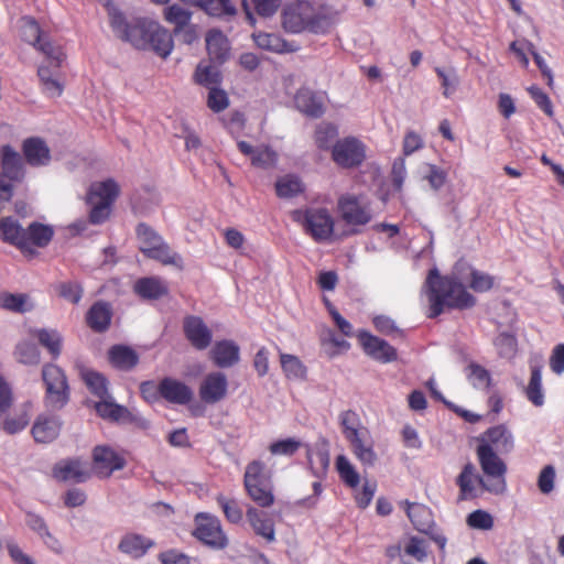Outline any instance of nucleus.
<instances>
[{
	"label": "nucleus",
	"instance_id": "obj_1",
	"mask_svg": "<svg viewBox=\"0 0 564 564\" xmlns=\"http://www.w3.org/2000/svg\"><path fill=\"white\" fill-rule=\"evenodd\" d=\"M115 34L139 50H152L159 56L166 58L174 46L171 33L158 22L142 18L127 20L112 0H105Z\"/></svg>",
	"mask_w": 564,
	"mask_h": 564
},
{
	"label": "nucleus",
	"instance_id": "obj_2",
	"mask_svg": "<svg viewBox=\"0 0 564 564\" xmlns=\"http://www.w3.org/2000/svg\"><path fill=\"white\" fill-rule=\"evenodd\" d=\"M424 292L430 303L427 314L430 318L441 315L445 307L464 310L476 303V299L467 292L457 276H443L436 268L430 270L424 283Z\"/></svg>",
	"mask_w": 564,
	"mask_h": 564
},
{
	"label": "nucleus",
	"instance_id": "obj_3",
	"mask_svg": "<svg viewBox=\"0 0 564 564\" xmlns=\"http://www.w3.org/2000/svg\"><path fill=\"white\" fill-rule=\"evenodd\" d=\"M140 251L149 259L156 260L165 265L183 269L181 254L173 251L162 236L145 223H140L135 229Z\"/></svg>",
	"mask_w": 564,
	"mask_h": 564
},
{
	"label": "nucleus",
	"instance_id": "obj_4",
	"mask_svg": "<svg viewBox=\"0 0 564 564\" xmlns=\"http://www.w3.org/2000/svg\"><path fill=\"white\" fill-rule=\"evenodd\" d=\"M477 455L480 467L487 476V480L482 476H477V482L490 494H505L507 490V465L505 462L498 456L490 444H479Z\"/></svg>",
	"mask_w": 564,
	"mask_h": 564
},
{
	"label": "nucleus",
	"instance_id": "obj_5",
	"mask_svg": "<svg viewBox=\"0 0 564 564\" xmlns=\"http://www.w3.org/2000/svg\"><path fill=\"white\" fill-rule=\"evenodd\" d=\"M119 195V185L112 178L94 183L88 193V203L91 205L89 220L91 224H102L110 215L111 205Z\"/></svg>",
	"mask_w": 564,
	"mask_h": 564
},
{
	"label": "nucleus",
	"instance_id": "obj_6",
	"mask_svg": "<svg viewBox=\"0 0 564 564\" xmlns=\"http://www.w3.org/2000/svg\"><path fill=\"white\" fill-rule=\"evenodd\" d=\"M308 469L317 480L312 484L313 495L300 499L296 505L305 508H315L318 498L323 492L322 479L327 475L330 458L329 452L325 446L312 448L307 446L306 451Z\"/></svg>",
	"mask_w": 564,
	"mask_h": 564
},
{
	"label": "nucleus",
	"instance_id": "obj_7",
	"mask_svg": "<svg viewBox=\"0 0 564 564\" xmlns=\"http://www.w3.org/2000/svg\"><path fill=\"white\" fill-rule=\"evenodd\" d=\"M313 23H315L314 4L307 0H296L288 3L281 11V25L288 33H313Z\"/></svg>",
	"mask_w": 564,
	"mask_h": 564
},
{
	"label": "nucleus",
	"instance_id": "obj_8",
	"mask_svg": "<svg viewBox=\"0 0 564 564\" xmlns=\"http://www.w3.org/2000/svg\"><path fill=\"white\" fill-rule=\"evenodd\" d=\"M293 219L317 242L329 239L334 231V219L326 208L295 210Z\"/></svg>",
	"mask_w": 564,
	"mask_h": 564
},
{
	"label": "nucleus",
	"instance_id": "obj_9",
	"mask_svg": "<svg viewBox=\"0 0 564 564\" xmlns=\"http://www.w3.org/2000/svg\"><path fill=\"white\" fill-rule=\"evenodd\" d=\"M264 464L253 460L246 467L243 484L249 497L260 507H270L274 497L269 481L264 477Z\"/></svg>",
	"mask_w": 564,
	"mask_h": 564
},
{
	"label": "nucleus",
	"instance_id": "obj_10",
	"mask_svg": "<svg viewBox=\"0 0 564 564\" xmlns=\"http://www.w3.org/2000/svg\"><path fill=\"white\" fill-rule=\"evenodd\" d=\"M332 159L341 169L358 167L366 160V145L355 137L336 140Z\"/></svg>",
	"mask_w": 564,
	"mask_h": 564
},
{
	"label": "nucleus",
	"instance_id": "obj_11",
	"mask_svg": "<svg viewBox=\"0 0 564 564\" xmlns=\"http://www.w3.org/2000/svg\"><path fill=\"white\" fill-rule=\"evenodd\" d=\"M195 522L194 536L205 545L213 550H224L228 545V539L216 517L199 513Z\"/></svg>",
	"mask_w": 564,
	"mask_h": 564
},
{
	"label": "nucleus",
	"instance_id": "obj_12",
	"mask_svg": "<svg viewBox=\"0 0 564 564\" xmlns=\"http://www.w3.org/2000/svg\"><path fill=\"white\" fill-rule=\"evenodd\" d=\"M163 15L167 23L174 25V34L182 35L184 43L191 44L197 39L196 26L191 23L192 11L178 4H172L164 8Z\"/></svg>",
	"mask_w": 564,
	"mask_h": 564
},
{
	"label": "nucleus",
	"instance_id": "obj_13",
	"mask_svg": "<svg viewBox=\"0 0 564 564\" xmlns=\"http://www.w3.org/2000/svg\"><path fill=\"white\" fill-rule=\"evenodd\" d=\"M338 209L347 225L364 226L372 218L369 206L356 195L346 194L340 196L338 198Z\"/></svg>",
	"mask_w": 564,
	"mask_h": 564
},
{
	"label": "nucleus",
	"instance_id": "obj_14",
	"mask_svg": "<svg viewBox=\"0 0 564 564\" xmlns=\"http://www.w3.org/2000/svg\"><path fill=\"white\" fill-rule=\"evenodd\" d=\"M228 392V379L221 371H213L205 376L198 389L199 398L206 404H216L224 400Z\"/></svg>",
	"mask_w": 564,
	"mask_h": 564
},
{
	"label": "nucleus",
	"instance_id": "obj_15",
	"mask_svg": "<svg viewBox=\"0 0 564 564\" xmlns=\"http://www.w3.org/2000/svg\"><path fill=\"white\" fill-rule=\"evenodd\" d=\"M94 468L101 478H108L116 470L124 467L126 460L113 448L99 445L93 452Z\"/></svg>",
	"mask_w": 564,
	"mask_h": 564
},
{
	"label": "nucleus",
	"instance_id": "obj_16",
	"mask_svg": "<svg viewBox=\"0 0 564 564\" xmlns=\"http://www.w3.org/2000/svg\"><path fill=\"white\" fill-rule=\"evenodd\" d=\"M0 167L11 182H21L25 177V166L21 154L10 144L0 148Z\"/></svg>",
	"mask_w": 564,
	"mask_h": 564
},
{
	"label": "nucleus",
	"instance_id": "obj_17",
	"mask_svg": "<svg viewBox=\"0 0 564 564\" xmlns=\"http://www.w3.org/2000/svg\"><path fill=\"white\" fill-rule=\"evenodd\" d=\"M159 394L170 403L185 405L192 401L194 392L186 383L165 377L159 383Z\"/></svg>",
	"mask_w": 564,
	"mask_h": 564
},
{
	"label": "nucleus",
	"instance_id": "obj_18",
	"mask_svg": "<svg viewBox=\"0 0 564 564\" xmlns=\"http://www.w3.org/2000/svg\"><path fill=\"white\" fill-rule=\"evenodd\" d=\"M359 340L367 355L383 364L397 359V350L386 340L362 330Z\"/></svg>",
	"mask_w": 564,
	"mask_h": 564
},
{
	"label": "nucleus",
	"instance_id": "obj_19",
	"mask_svg": "<svg viewBox=\"0 0 564 564\" xmlns=\"http://www.w3.org/2000/svg\"><path fill=\"white\" fill-rule=\"evenodd\" d=\"M183 328L185 337L194 348L198 350H204L210 345L213 334L200 317H185Z\"/></svg>",
	"mask_w": 564,
	"mask_h": 564
},
{
	"label": "nucleus",
	"instance_id": "obj_20",
	"mask_svg": "<svg viewBox=\"0 0 564 564\" xmlns=\"http://www.w3.org/2000/svg\"><path fill=\"white\" fill-rule=\"evenodd\" d=\"M53 476L59 481L84 482L90 478V473L80 459H64L53 468Z\"/></svg>",
	"mask_w": 564,
	"mask_h": 564
},
{
	"label": "nucleus",
	"instance_id": "obj_21",
	"mask_svg": "<svg viewBox=\"0 0 564 564\" xmlns=\"http://www.w3.org/2000/svg\"><path fill=\"white\" fill-rule=\"evenodd\" d=\"M347 441L354 455L364 466L371 467L376 464L378 456L375 452V443L369 430L361 431L347 438Z\"/></svg>",
	"mask_w": 564,
	"mask_h": 564
},
{
	"label": "nucleus",
	"instance_id": "obj_22",
	"mask_svg": "<svg viewBox=\"0 0 564 564\" xmlns=\"http://www.w3.org/2000/svg\"><path fill=\"white\" fill-rule=\"evenodd\" d=\"M22 152L25 162L33 167L46 166L51 162V150L39 137L25 139L22 143Z\"/></svg>",
	"mask_w": 564,
	"mask_h": 564
},
{
	"label": "nucleus",
	"instance_id": "obj_23",
	"mask_svg": "<svg viewBox=\"0 0 564 564\" xmlns=\"http://www.w3.org/2000/svg\"><path fill=\"white\" fill-rule=\"evenodd\" d=\"M344 8H338L329 2L319 3L317 7L314 6V22L313 34H325L333 25H335Z\"/></svg>",
	"mask_w": 564,
	"mask_h": 564
},
{
	"label": "nucleus",
	"instance_id": "obj_24",
	"mask_svg": "<svg viewBox=\"0 0 564 564\" xmlns=\"http://www.w3.org/2000/svg\"><path fill=\"white\" fill-rule=\"evenodd\" d=\"M154 545L152 539L140 533L129 532L120 539L118 550L132 558H141Z\"/></svg>",
	"mask_w": 564,
	"mask_h": 564
},
{
	"label": "nucleus",
	"instance_id": "obj_25",
	"mask_svg": "<svg viewBox=\"0 0 564 564\" xmlns=\"http://www.w3.org/2000/svg\"><path fill=\"white\" fill-rule=\"evenodd\" d=\"M62 421L57 415H39L32 427V434L37 443H51L61 432Z\"/></svg>",
	"mask_w": 564,
	"mask_h": 564
},
{
	"label": "nucleus",
	"instance_id": "obj_26",
	"mask_svg": "<svg viewBox=\"0 0 564 564\" xmlns=\"http://www.w3.org/2000/svg\"><path fill=\"white\" fill-rule=\"evenodd\" d=\"M214 364L219 368H229L240 359L239 346L232 340L217 341L210 350Z\"/></svg>",
	"mask_w": 564,
	"mask_h": 564
},
{
	"label": "nucleus",
	"instance_id": "obj_27",
	"mask_svg": "<svg viewBox=\"0 0 564 564\" xmlns=\"http://www.w3.org/2000/svg\"><path fill=\"white\" fill-rule=\"evenodd\" d=\"M253 40L258 47L276 54L293 53L299 50L294 41L289 42L276 33L253 34Z\"/></svg>",
	"mask_w": 564,
	"mask_h": 564
},
{
	"label": "nucleus",
	"instance_id": "obj_28",
	"mask_svg": "<svg viewBox=\"0 0 564 564\" xmlns=\"http://www.w3.org/2000/svg\"><path fill=\"white\" fill-rule=\"evenodd\" d=\"M208 56L215 64L225 63L230 55L228 39L219 30H210L206 35Z\"/></svg>",
	"mask_w": 564,
	"mask_h": 564
},
{
	"label": "nucleus",
	"instance_id": "obj_29",
	"mask_svg": "<svg viewBox=\"0 0 564 564\" xmlns=\"http://www.w3.org/2000/svg\"><path fill=\"white\" fill-rule=\"evenodd\" d=\"M111 317L110 304L105 301H97L87 312L86 321L94 332L102 333L109 328Z\"/></svg>",
	"mask_w": 564,
	"mask_h": 564
},
{
	"label": "nucleus",
	"instance_id": "obj_30",
	"mask_svg": "<svg viewBox=\"0 0 564 564\" xmlns=\"http://www.w3.org/2000/svg\"><path fill=\"white\" fill-rule=\"evenodd\" d=\"M487 443L495 452L501 454L510 453L514 447V440L511 431L503 424L492 426L486 431Z\"/></svg>",
	"mask_w": 564,
	"mask_h": 564
},
{
	"label": "nucleus",
	"instance_id": "obj_31",
	"mask_svg": "<svg viewBox=\"0 0 564 564\" xmlns=\"http://www.w3.org/2000/svg\"><path fill=\"white\" fill-rule=\"evenodd\" d=\"M134 292L144 300H158L167 294L164 281L156 276L139 279L133 286Z\"/></svg>",
	"mask_w": 564,
	"mask_h": 564
},
{
	"label": "nucleus",
	"instance_id": "obj_32",
	"mask_svg": "<svg viewBox=\"0 0 564 564\" xmlns=\"http://www.w3.org/2000/svg\"><path fill=\"white\" fill-rule=\"evenodd\" d=\"M247 518L254 532L268 542L275 540L273 521L263 512L253 507L247 510Z\"/></svg>",
	"mask_w": 564,
	"mask_h": 564
},
{
	"label": "nucleus",
	"instance_id": "obj_33",
	"mask_svg": "<svg viewBox=\"0 0 564 564\" xmlns=\"http://www.w3.org/2000/svg\"><path fill=\"white\" fill-rule=\"evenodd\" d=\"M109 361L113 367L120 370H131L139 361L138 354L124 345H115L108 352Z\"/></svg>",
	"mask_w": 564,
	"mask_h": 564
},
{
	"label": "nucleus",
	"instance_id": "obj_34",
	"mask_svg": "<svg viewBox=\"0 0 564 564\" xmlns=\"http://www.w3.org/2000/svg\"><path fill=\"white\" fill-rule=\"evenodd\" d=\"M296 108L306 116L318 118L324 113L321 98L311 90H300L295 96Z\"/></svg>",
	"mask_w": 564,
	"mask_h": 564
},
{
	"label": "nucleus",
	"instance_id": "obj_35",
	"mask_svg": "<svg viewBox=\"0 0 564 564\" xmlns=\"http://www.w3.org/2000/svg\"><path fill=\"white\" fill-rule=\"evenodd\" d=\"M0 236L1 238L22 249L25 248V229L13 217H4L0 221Z\"/></svg>",
	"mask_w": 564,
	"mask_h": 564
},
{
	"label": "nucleus",
	"instance_id": "obj_36",
	"mask_svg": "<svg viewBox=\"0 0 564 564\" xmlns=\"http://www.w3.org/2000/svg\"><path fill=\"white\" fill-rule=\"evenodd\" d=\"M53 229L50 226L33 223L25 229V236L23 237L25 240V248L23 250H28L31 247H45L53 238Z\"/></svg>",
	"mask_w": 564,
	"mask_h": 564
},
{
	"label": "nucleus",
	"instance_id": "obj_37",
	"mask_svg": "<svg viewBox=\"0 0 564 564\" xmlns=\"http://www.w3.org/2000/svg\"><path fill=\"white\" fill-rule=\"evenodd\" d=\"M404 503L406 506V514L415 529L421 532H426L433 523L430 508L421 503H411L409 501Z\"/></svg>",
	"mask_w": 564,
	"mask_h": 564
},
{
	"label": "nucleus",
	"instance_id": "obj_38",
	"mask_svg": "<svg viewBox=\"0 0 564 564\" xmlns=\"http://www.w3.org/2000/svg\"><path fill=\"white\" fill-rule=\"evenodd\" d=\"M527 398L535 406L544 404V392L542 388V370L540 366L531 367V377L525 389Z\"/></svg>",
	"mask_w": 564,
	"mask_h": 564
},
{
	"label": "nucleus",
	"instance_id": "obj_39",
	"mask_svg": "<svg viewBox=\"0 0 564 564\" xmlns=\"http://www.w3.org/2000/svg\"><path fill=\"white\" fill-rule=\"evenodd\" d=\"M69 393L67 381H58L57 384L46 386V405L53 410L62 409L68 402Z\"/></svg>",
	"mask_w": 564,
	"mask_h": 564
},
{
	"label": "nucleus",
	"instance_id": "obj_40",
	"mask_svg": "<svg viewBox=\"0 0 564 564\" xmlns=\"http://www.w3.org/2000/svg\"><path fill=\"white\" fill-rule=\"evenodd\" d=\"M0 306L14 313H25L33 308V304L26 294L12 293L0 294Z\"/></svg>",
	"mask_w": 564,
	"mask_h": 564
},
{
	"label": "nucleus",
	"instance_id": "obj_41",
	"mask_svg": "<svg viewBox=\"0 0 564 564\" xmlns=\"http://www.w3.org/2000/svg\"><path fill=\"white\" fill-rule=\"evenodd\" d=\"M476 468L471 463L466 464L463 467L462 473L457 477V485L460 490V499L466 500L468 498L475 497V486L474 482L477 481Z\"/></svg>",
	"mask_w": 564,
	"mask_h": 564
},
{
	"label": "nucleus",
	"instance_id": "obj_42",
	"mask_svg": "<svg viewBox=\"0 0 564 564\" xmlns=\"http://www.w3.org/2000/svg\"><path fill=\"white\" fill-rule=\"evenodd\" d=\"M34 335L39 339L40 344L48 350L54 359L59 356L63 338L57 330L42 328L34 330Z\"/></svg>",
	"mask_w": 564,
	"mask_h": 564
},
{
	"label": "nucleus",
	"instance_id": "obj_43",
	"mask_svg": "<svg viewBox=\"0 0 564 564\" xmlns=\"http://www.w3.org/2000/svg\"><path fill=\"white\" fill-rule=\"evenodd\" d=\"M95 409L101 417L112 421H119L128 412L124 406L115 403L110 394L100 398V401L96 402Z\"/></svg>",
	"mask_w": 564,
	"mask_h": 564
},
{
	"label": "nucleus",
	"instance_id": "obj_44",
	"mask_svg": "<svg viewBox=\"0 0 564 564\" xmlns=\"http://www.w3.org/2000/svg\"><path fill=\"white\" fill-rule=\"evenodd\" d=\"M339 424L346 440L361 431L368 430L364 426L359 414L352 410L343 411L339 414Z\"/></svg>",
	"mask_w": 564,
	"mask_h": 564
},
{
	"label": "nucleus",
	"instance_id": "obj_45",
	"mask_svg": "<svg viewBox=\"0 0 564 564\" xmlns=\"http://www.w3.org/2000/svg\"><path fill=\"white\" fill-rule=\"evenodd\" d=\"M276 195L281 198H292L303 192V184L297 176L286 175L275 183Z\"/></svg>",
	"mask_w": 564,
	"mask_h": 564
},
{
	"label": "nucleus",
	"instance_id": "obj_46",
	"mask_svg": "<svg viewBox=\"0 0 564 564\" xmlns=\"http://www.w3.org/2000/svg\"><path fill=\"white\" fill-rule=\"evenodd\" d=\"M336 469L340 479L349 487L355 488L360 482V476L345 455L336 458Z\"/></svg>",
	"mask_w": 564,
	"mask_h": 564
},
{
	"label": "nucleus",
	"instance_id": "obj_47",
	"mask_svg": "<svg viewBox=\"0 0 564 564\" xmlns=\"http://www.w3.org/2000/svg\"><path fill=\"white\" fill-rule=\"evenodd\" d=\"M281 366L289 379H304L306 376V368L303 362L294 355L281 354Z\"/></svg>",
	"mask_w": 564,
	"mask_h": 564
},
{
	"label": "nucleus",
	"instance_id": "obj_48",
	"mask_svg": "<svg viewBox=\"0 0 564 564\" xmlns=\"http://www.w3.org/2000/svg\"><path fill=\"white\" fill-rule=\"evenodd\" d=\"M278 153L269 145H258L251 159V164L256 167L268 170L276 165Z\"/></svg>",
	"mask_w": 564,
	"mask_h": 564
},
{
	"label": "nucleus",
	"instance_id": "obj_49",
	"mask_svg": "<svg viewBox=\"0 0 564 564\" xmlns=\"http://www.w3.org/2000/svg\"><path fill=\"white\" fill-rule=\"evenodd\" d=\"M338 130L334 124L321 123L315 131V143L321 150H332L336 142Z\"/></svg>",
	"mask_w": 564,
	"mask_h": 564
},
{
	"label": "nucleus",
	"instance_id": "obj_50",
	"mask_svg": "<svg viewBox=\"0 0 564 564\" xmlns=\"http://www.w3.org/2000/svg\"><path fill=\"white\" fill-rule=\"evenodd\" d=\"M467 378L476 389H487L490 386V373L482 366L470 362L467 368Z\"/></svg>",
	"mask_w": 564,
	"mask_h": 564
},
{
	"label": "nucleus",
	"instance_id": "obj_51",
	"mask_svg": "<svg viewBox=\"0 0 564 564\" xmlns=\"http://www.w3.org/2000/svg\"><path fill=\"white\" fill-rule=\"evenodd\" d=\"M435 73L441 79V85L443 87V95L448 98L451 97L457 89L459 85V77L455 68H442L435 67Z\"/></svg>",
	"mask_w": 564,
	"mask_h": 564
},
{
	"label": "nucleus",
	"instance_id": "obj_52",
	"mask_svg": "<svg viewBox=\"0 0 564 564\" xmlns=\"http://www.w3.org/2000/svg\"><path fill=\"white\" fill-rule=\"evenodd\" d=\"M17 360L24 365H37L40 362V350L34 343L21 341L15 347Z\"/></svg>",
	"mask_w": 564,
	"mask_h": 564
},
{
	"label": "nucleus",
	"instance_id": "obj_53",
	"mask_svg": "<svg viewBox=\"0 0 564 564\" xmlns=\"http://www.w3.org/2000/svg\"><path fill=\"white\" fill-rule=\"evenodd\" d=\"M84 380L89 390L99 399L109 394L107 379L99 372L86 371L84 373Z\"/></svg>",
	"mask_w": 564,
	"mask_h": 564
},
{
	"label": "nucleus",
	"instance_id": "obj_54",
	"mask_svg": "<svg viewBox=\"0 0 564 564\" xmlns=\"http://www.w3.org/2000/svg\"><path fill=\"white\" fill-rule=\"evenodd\" d=\"M36 48L47 57L48 63H51L54 68H59L62 66L65 54L61 46L54 45L43 37Z\"/></svg>",
	"mask_w": 564,
	"mask_h": 564
},
{
	"label": "nucleus",
	"instance_id": "obj_55",
	"mask_svg": "<svg viewBox=\"0 0 564 564\" xmlns=\"http://www.w3.org/2000/svg\"><path fill=\"white\" fill-rule=\"evenodd\" d=\"M301 441L294 437H289L271 443L269 451L272 455L292 456L301 448Z\"/></svg>",
	"mask_w": 564,
	"mask_h": 564
},
{
	"label": "nucleus",
	"instance_id": "obj_56",
	"mask_svg": "<svg viewBox=\"0 0 564 564\" xmlns=\"http://www.w3.org/2000/svg\"><path fill=\"white\" fill-rule=\"evenodd\" d=\"M495 346L501 357L511 358L516 354L517 340L513 335L501 333L496 337Z\"/></svg>",
	"mask_w": 564,
	"mask_h": 564
},
{
	"label": "nucleus",
	"instance_id": "obj_57",
	"mask_svg": "<svg viewBox=\"0 0 564 564\" xmlns=\"http://www.w3.org/2000/svg\"><path fill=\"white\" fill-rule=\"evenodd\" d=\"M22 37L25 42L37 46L43 40L42 32L37 22L32 18H24L22 25Z\"/></svg>",
	"mask_w": 564,
	"mask_h": 564
},
{
	"label": "nucleus",
	"instance_id": "obj_58",
	"mask_svg": "<svg viewBox=\"0 0 564 564\" xmlns=\"http://www.w3.org/2000/svg\"><path fill=\"white\" fill-rule=\"evenodd\" d=\"M217 502L223 509L228 521L238 523L242 519V511L235 499H228L225 496H218Z\"/></svg>",
	"mask_w": 564,
	"mask_h": 564
},
{
	"label": "nucleus",
	"instance_id": "obj_59",
	"mask_svg": "<svg viewBox=\"0 0 564 564\" xmlns=\"http://www.w3.org/2000/svg\"><path fill=\"white\" fill-rule=\"evenodd\" d=\"M196 79L200 85L210 87L217 85L220 82V72L217 67L207 65H198L196 69Z\"/></svg>",
	"mask_w": 564,
	"mask_h": 564
},
{
	"label": "nucleus",
	"instance_id": "obj_60",
	"mask_svg": "<svg viewBox=\"0 0 564 564\" xmlns=\"http://www.w3.org/2000/svg\"><path fill=\"white\" fill-rule=\"evenodd\" d=\"M229 105V99L225 90L210 87L207 97V106L214 112L225 110Z\"/></svg>",
	"mask_w": 564,
	"mask_h": 564
},
{
	"label": "nucleus",
	"instance_id": "obj_61",
	"mask_svg": "<svg viewBox=\"0 0 564 564\" xmlns=\"http://www.w3.org/2000/svg\"><path fill=\"white\" fill-rule=\"evenodd\" d=\"M469 286L478 293L487 292L494 286V278L488 273L471 270Z\"/></svg>",
	"mask_w": 564,
	"mask_h": 564
},
{
	"label": "nucleus",
	"instance_id": "obj_62",
	"mask_svg": "<svg viewBox=\"0 0 564 564\" xmlns=\"http://www.w3.org/2000/svg\"><path fill=\"white\" fill-rule=\"evenodd\" d=\"M404 552L416 561L423 562L427 557L426 542L421 538L412 536L405 545Z\"/></svg>",
	"mask_w": 564,
	"mask_h": 564
},
{
	"label": "nucleus",
	"instance_id": "obj_63",
	"mask_svg": "<svg viewBox=\"0 0 564 564\" xmlns=\"http://www.w3.org/2000/svg\"><path fill=\"white\" fill-rule=\"evenodd\" d=\"M83 292V288L78 282H63L58 288L59 295L73 304L79 303Z\"/></svg>",
	"mask_w": 564,
	"mask_h": 564
},
{
	"label": "nucleus",
	"instance_id": "obj_64",
	"mask_svg": "<svg viewBox=\"0 0 564 564\" xmlns=\"http://www.w3.org/2000/svg\"><path fill=\"white\" fill-rule=\"evenodd\" d=\"M467 523L474 529L489 530L494 525V520L487 511L475 510L468 514Z\"/></svg>",
	"mask_w": 564,
	"mask_h": 564
}]
</instances>
